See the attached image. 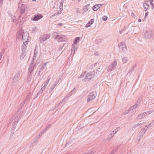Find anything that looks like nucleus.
<instances>
[{
	"label": "nucleus",
	"mask_w": 154,
	"mask_h": 154,
	"mask_svg": "<svg viewBox=\"0 0 154 154\" xmlns=\"http://www.w3.org/2000/svg\"><path fill=\"white\" fill-rule=\"evenodd\" d=\"M43 70H42V69H39V70H38V72L37 73V76H39L40 75V73Z\"/></svg>",
	"instance_id": "nucleus-35"
},
{
	"label": "nucleus",
	"mask_w": 154,
	"mask_h": 154,
	"mask_svg": "<svg viewBox=\"0 0 154 154\" xmlns=\"http://www.w3.org/2000/svg\"><path fill=\"white\" fill-rule=\"evenodd\" d=\"M18 5H19V6H20V5L21 6V7H20V9H25V5L24 4H22L20 2H19L18 3Z\"/></svg>",
	"instance_id": "nucleus-24"
},
{
	"label": "nucleus",
	"mask_w": 154,
	"mask_h": 154,
	"mask_svg": "<svg viewBox=\"0 0 154 154\" xmlns=\"http://www.w3.org/2000/svg\"><path fill=\"white\" fill-rule=\"evenodd\" d=\"M51 37V35L49 34H44L40 36L38 39L40 43L45 42Z\"/></svg>",
	"instance_id": "nucleus-4"
},
{
	"label": "nucleus",
	"mask_w": 154,
	"mask_h": 154,
	"mask_svg": "<svg viewBox=\"0 0 154 154\" xmlns=\"http://www.w3.org/2000/svg\"><path fill=\"white\" fill-rule=\"evenodd\" d=\"M107 19V17L106 16H103L102 17V19L103 20L106 21Z\"/></svg>",
	"instance_id": "nucleus-40"
},
{
	"label": "nucleus",
	"mask_w": 154,
	"mask_h": 154,
	"mask_svg": "<svg viewBox=\"0 0 154 154\" xmlns=\"http://www.w3.org/2000/svg\"><path fill=\"white\" fill-rule=\"evenodd\" d=\"M45 68V67H44L43 66H42V67H41V68H40V69H42V70H44V69Z\"/></svg>",
	"instance_id": "nucleus-64"
},
{
	"label": "nucleus",
	"mask_w": 154,
	"mask_h": 154,
	"mask_svg": "<svg viewBox=\"0 0 154 154\" xmlns=\"http://www.w3.org/2000/svg\"><path fill=\"white\" fill-rule=\"evenodd\" d=\"M103 4H97L94 6L93 7V9L94 11H97L100 7V6L102 5Z\"/></svg>",
	"instance_id": "nucleus-17"
},
{
	"label": "nucleus",
	"mask_w": 154,
	"mask_h": 154,
	"mask_svg": "<svg viewBox=\"0 0 154 154\" xmlns=\"http://www.w3.org/2000/svg\"><path fill=\"white\" fill-rule=\"evenodd\" d=\"M128 26H127L126 25L125 26H124L123 29V30L124 31L125 30V29H127L128 28Z\"/></svg>",
	"instance_id": "nucleus-58"
},
{
	"label": "nucleus",
	"mask_w": 154,
	"mask_h": 154,
	"mask_svg": "<svg viewBox=\"0 0 154 154\" xmlns=\"http://www.w3.org/2000/svg\"><path fill=\"white\" fill-rule=\"evenodd\" d=\"M38 53V51L36 48H35L34 50V55L37 56Z\"/></svg>",
	"instance_id": "nucleus-33"
},
{
	"label": "nucleus",
	"mask_w": 154,
	"mask_h": 154,
	"mask_svg": "<svg viewBox=\"0 0 154 154\" xmlns=\"http://www.w3.org/2000/svg\"><path fill=\"white\" fill-rule=\"evenodd\" d=\"M76 12L77 13H79L80 12V11L79 8H77L76 10Z\"/></svg>",
	"instance_id": "nucleus-55"
},
{
	"label": "nucleus",
	"mask_w": 154,
	"mask_h": 154,
	"mask_svg": "<svg viewBox=\"0 0 154 154\" xmlns=\"http://www.w3.org/2000/svg\"><path fill=\"white\" fill-rule=\"evenodd\" d=\"M51 77L49 76L47 78V79L46 80V82L47 83H48L49 82L50 79Z\"/></svg>",
	"instance_id": "nucleus-44"
},
{
	"label": "nucleus",
	"mask_w": 154,
	"mask_h": 154,
	"mask_svg": "<svg viewBox=\"0 0 154 154\" xmlns=\"http://www.w3.org/2000/svg\"><path fill=\"white\" fill-rule=\"evenodd\" d=\"M51 126V124L49 125L45 128V129L47 130V129L50 128V127Z\"/></svg>",
	"instance_id": "nucleus-60"
},
{
	"label": "nucleus",
	"mask_w": 154,
	"mask_h": 154,
	"mask_svg": "<svg viewBox=\"0 0 154 154\" xmlns=\"http://www.w3.org/2000/svg\"><path fill=\"white\" fill-rule=\"evenodd\" d=\"M128 60L126 57H123L122 58V61L123 63H125Z\"/></svg>",
	"instance_id": "nucleus-32"
},
{
	"label": "nucleus",
	"mask_w": 154,
	"mask_h": 154,
	"mask_svg": "<svg viewBox=\"0 0 154 154\" xmlns=\"http://www.w3.org/2000/svg\"><path fill=\"white\" fill-rule=\"evenodd\" d=\"M64 1V0H62L60 2V8L61 9L63 8V4Z\"/></svg>",
	"instance_id": "nucleus-30"
},
{
	"label": "nucleus",
	"mask_w": 154,
	"mask_h": 154,
	"mask_svg": "<svg viewBox=\"0 0 154 154\" xmlns=\"http://www.w3.org/2000/svg\"><path fill=\"white\" fill-rule=\"evenodd\" d=\"M141 125V124H140V123H137L135 125H134V126H133V127L134 128H135L136 127H137V126H140Z\"/></svg>",
	"instance_id": "nucleus-41"
},
{
	"label": "nucleus",
	"mask_w": 154,
	"mask_h": 154,
	"mask_svg": "<svg viewBox=\"0 0 154 154\" xmlns=\"http://www.w3.org/2000/svg\"><path fill=\"white\" fill-rule=\"evenodd\" d=\"M29 98V96L28 95L26 97V99L24 100L23 102V105L25 104L26 103V102L27 100H28V98Z\"/></svg>",
	"instance_id": "nucleus-39"
},
{
	"label": "nucleus",
	"mask_w": 154,
	"mask_h": 154,
	"mask_svg": "<svg viewBox=\"0 0 154 154\" xmlns=\"http://www.w3.org/2000/svg\"><path fill=\"white\" fill-rule=\"evenodd\" d=\"M3 0H0V7H1L3 4Z\"/></svg>",
	"instance_id": "nucleus-53"
},
{
	"label": "nucleus",
	"mask_w": 154,
	"mask_h": 154,
	"mask_svg": "<svg viewBox=\"0 0 154 154\" xmlns=\"http://www.w3.org/2000/svg\"><path fill=\"white\" fill-rule=\"evenodd\" d=\"M68 98V97L66 96L62 100V102H65L67 100Z\"/></svg>",
	"instance_id": "nucleus-38"
},
{
	"label": "nucleus",
	"mask_w": 154,
	"mask_h": 154,
	"mask_svg": "<svg viewBox=\"0 0 154 154\" xmlns=\"http://www.w3.org/2000/svg\"><path fill=\"white\" fill-rule=\"evenodd\" d=\"M20 15L19 16V20H20V19L22 17V15L24 13V12L25 11V9H20Z\"/></svg>",
	"instance_id": "nucleus-22"
},
{
	"label": "nucleus",
	"mask_w": 154,
	"mask_h": 154,
	"mask_svg": "<svg viewBox=\"0 0 154 154\" xmlns=\"http://www.w3.org/2000/svg\"><path fill=\"white\" fill-rule=\"evenodd\" d=\"M46 65H47V63H44L43 65H42V66H43L44 67H45L46 66Z\"/></svg>",
	"instance_id": "nucleus-62"
},
{
	"label": "nucleus",
	"mask_w": 154,
	"mask_h": 154,
	"mask_svg": "<svg viewBox=\"0 0 154 154\" xmlns=\"http://www.w3.org/2000/svg\"><path fill=\"white\" fill-rule=\"evenodd\" d=\"M138 104H135L133 106H131L129 109L131 111V110H134L137 108L138 107Z\"/></svg>",
	"instance_id": "nucleus-20"
},
{
	"label": "nucleus",
	"mask_w": 154,
	"mask_h": 154,
	"mask_svg": "<svg viewBox=\"0 0 154 154\" xmlns=\"http://www.w3.org/2000/svg\"><path fill=\"white\" fill-rule=\"evenodd\" d=\"M61 13V11H60V12H58L55 13L54 14H53L52 15H51V16L50 17V18H52L55 16H56L59 14H60Z\"/></svg>",
	"instance_id": "nucleus-25"
},
{
	"label": "nucleus",
	"mask_w": 154,
	"mask_h": 154,
	"mask_svg": "<svg viewBox=\"0 0 154 154\" xmlns=\"http://www.w3.org/2000/svg\"><path fill=\"white\" fill-rule=\"evenodd\" d=\"M152 123H150L149 125H147V126H146V127H147V128H149V127H152Z\"/></svg>",
	"instance_id": "nucleus-51"
},
{
	"label": "nucleus",
	"mask_w": 154,
	"mask_h": 154,
	"mask_svg": "<svg viewBox=\"0 0 154 154\" xmlns=\"http://www.w3.org/2000/svg\"><path fill=\"white\" fill-rule=\"evenodd\" d=\"M149 1V5L150 4V6L152 9L154 8V0H147Z\"/></svg>",
	"instance_id": "nucleus-19"
},
{
	"label": "nucleus",
	"mask_w": 154,
	"mask_h": 154,
	"mask_svg": "<svg viewBox=\"0 0 154 154\" xmlns=\"http://www.w3.org/2000/svg\"><path fill=\"white\" fill-rule=\"evenodd\" d=\"M55 38L58 42H63L65 41V35H57Z\"/></svg>",
	"instance_id": "nucleus-10"
},
{
	"label": "nucleus",
	"mask_w": 154,
	"mask_h": 154,
	"mask_svg": "<svg viewBox=\"0 0 154 154\" xmlns=\"http://www.w3.org/2000/svg\"><path fill=\"white\" fill-rule=\"evenodd\" d=\"M119 127H117L114 130L111 132L110 134H109V137H108V138H107V139L110 140V139L112 138V137L114 136V134H116L117 132L119 130Z\"/></svg>",
	"instance_id": "nucleus-11"
},
{
	"label": "nucleus",
	"mask_w": 154,
	"mask_h": 154,
	"mask_svg": "<svg viewBox=\"0 0 154 154\" xmlns=\"http://www.w3.org/2000/svg\"><path fill=\"white\" fill-rule=\"evenodd\" d=\"M94 54L95 56H98L99 54V53L97 51H95Z\"/></svg>",
	"instance_id": "nucleus-54"
},
{
	"label": "nucleus",
	"mask_w": 154,
	"mask_h": 154,
	"mask_svg": "<svg viewBox=\"0 0 154 154\" xmlns=\"http://www.w3.org/2000/svg\"><path fill=\"white\" fill-rule=\"evenodd\" d=\"M43 16L41 14L34 15L31 18L32 20L37 21L42 18Z\"/></svg>",
	"instance_id": "nucleus-9"
},
{
	"label": "nucleus",
	"mask_w": 154,
	"mask_h": 154,
	"mask_svg": "<svg viewBox=\"0 0 154 154\" xmlns=\"http://www.w3.org/2000/svg\"><path fill=\"white\" fill-rule=\"evenodd\" d=\"M91 25V24L90 22L89 21L88 22V23L86 25L85 27H89Z\"/></svg>",
	"instance_id": "nucleus-42"
},
{
	"label": "nucleus",
	"mask_w": 154,
	"mask_h": 154,
	"mask_svg": "<svg viewBox=\"0 0 154 154\" xmlns=\"http://www.w3.org/2000/svg\"><path fill=\"white\" fill-rule=\"evenodd\" d=\"M48 83H47V82H46V83H45L44 86L43 87L45 88L48 85Z\"/></svg>",
	"instance_id": "nucleus-59"
},
{
	"label": "nucleus",
	"mask_w": 154,
	"mask_h": 154,
	"mask_svg": "<svg viewBox=\"0 0 154 154\" xmlns=\"http://www.w3.org/2000/svg\"><path fill=\"white\" fill-rule=\"evenodd\" d=\"M144 35L145 38H149L153 36V32L151 29H149L146 30L144 33Z\"/></svg>",
	"instance_id": "nucleus-5"
},
{
	"label": "nucleus",
	"mask_w": 154,
	"mask_h": 154,
	"mask_svg": "<svg viewBox=\"0 0 154 154\" xmlns=\"http://www.w3.org/2000/svg\"><path fill=\"white\" fill-rule=\"evenodd\" d=\"M26 52H22L20 56V59H23L26 55Z\"/></svg>",
	"instance_id": "nucleus-23"
},
{
	"label": "nucleus",
	"mask_w": 154,
	"mask_h": 154,
	"mask_svg": "<svg viewBox=\"0 0 154 154\" xmlns=\"http://www.w3.org/2000/svg\"><path fill=\"white\" fill-rule=\"evenodd\" d=\"M147 130V129H145V128H143V129H142L141 131H140V133H144L142 135V136H143V134H145V131H146Z\"/></svg>",
	"instance_id": "nucleus-34"
},
{
	"label": "nucleus",
	"mask_w": 154,
	"mask_h": 154,
	"mask_svg": "<svg viewBox=\"0 0 154 154\" xmlns=\"http://www.w3.org/2000/svg\"><path fill=\"white\" fill-rule=\"evenodd\" d=\"M36 57L37 56H36L33 55V57H32V60L31 62V63H33V62H34V60H35V59L36 58Z\"/></svg>",
	"instance_id": "nucleus-47"
},
{
	"label": "nucleus",
	"mask_w": 154,
	"mask_h": 154,
	"mask_svg": "<svg viewBox=\"0 0 154 154\" xmlns=\"http://www.w3.org/2000/svg\"><path fill=\"white\" fill-rule=\"evenodd\" d=\"M55 86H54V85H52L51 86V87L50 89V91H49V92L50 93L53 90V89H54V88L55 87Z\"/></svg>",
	"instance_id": "nucleus-31"
},
{
	"label": "nucleus",
	"mask_w": 154,
	"mask_h": 154,
	"mask_svg": "<svg viewBox=\"0 0 154 154\" xmlns=\"http://www.w3.org/2000/svg\"><path fill=\"white\" fill-rule=\"evenodd\" d=\"M59 82V80H56L55 82V84H54L53 85H54V86H56L58 84Z\"/></svg>",
	"instance_id": "nucleus-48"
},
{
	"label": "nucleus",
	"mask_w": 154,
	"mask_h": 154,
	"mask_svg": "<svg viewBox=\"0 0 154 154\" xmlns=\"http://www.w3.org/2000/svg\"><path fill=\"white\" fill-rule=\"evenodd\" d=\"M141 100L139 99L136 102V104H138V105L139 104V103L141 102Z\"/></svg>",
	"instance_id": "nucleus-50"
},
{
	"label": "nucleus",
	"mask_w": 154,
	"mask_h": 154,
	"mask_svg": "<svg viewBox=\"0 0 154 154\" xmlns=\"http://www.w3.org/2000/svg\"><path fill=\"white\" fill-rule=\"evenodd\" d=\"M26 43H23L22 46V52H26L27 47Z\"/></svg>",
	"instance_id": "nucleus-18"
},
{
	"label": "nucleus",
	"mask_w": 154,
	"mask_h": 154,
	"mask_svg": "<svg viewBox=\"0 0 154 154\" xmlns=\"http://www.w3.org/2000/svg\"><path fill=\"white\" fill-rule=\"evenodd\" d=\"M37 31V29L36 28H34V29H33V31L34 32H35Z\"/></svg>",
	"instance_id": "nucleus-61"
},
{
	"label": "nucleus",
	"mask_w": 154,
	"mask_h": 154,
	"mask_svg": "<svg viewBox=\"0 0 154 154\" xmlns=\"http://www.w3.org/2000/svg\"><path fill=\"white\" fill-rule=\"evenodd\" d=\"M20 75V72H18L14 76L12 80V83H16L19 79Z\"/></svg>",
	"instance_id": "nucleus-12"
},
{
	"label": "nucleus",
	"mask_w": 154,
	"mask_h": 154,
	"mask_svg": "<svg viewBox=\"0 0 154 154\" xmlns=\"http://www.w3.org/2000/svg\"><path fill=\"white\" fill-rule=\"evenodd\" d=\"M143 7L144 9H145V11H146V10L148 9V8L150 7L149 6V2L148 1H145L143 2Z\"/></svg>",
	"instance_id": "nucleus-14"
},
{
	"label": "nucleus",
	"mask_w": 154,
	"mask_h": 154,
	"mask_svg": "<svg viewBox=\"0 0 154 154\" xmlns=\"http://www.w3.org/2000/svg\"><path fill=\"white\" fill-rule=\"evenodd\" d=\"M15 117L14 121L13 124L12 129L13 130H15L17 124L18 123L20 118V116L16 115L14 116Z\"/></svg>",
	"instance_id": "nucleus-8"
},
{
	"label": "nucleus",
	"mask_w": 154,
	"mask_h": 154,
	"mask_svg": "<svg viewBox=\"0 0 154 154\" xmlns=\"http://www.w3.org/2000/svg\"><path fill=\"white\" fill-rule=\"evenodd\" d=\"M86 73V72H84V73H82L80 75V76L79 77V78H82V77L84 76V75Z\"/></svg>",
	"instance_id": "nucleus-46"
},
{
	"label": "nucleus",
	"mask_w": 154,
	"mask_h": 154,
	"mask_svg": "<svg viewBox=\"0 0 154 154\" xmlns=\"http://www.w3.org/2000/svg\"><path fill=\"white\" fill-rule=\"evenodd\" d=\"M32 74H30V73H29L27 75V81L28 82H29L31 81L32 78Z\"/></svg>",
	"instance_id": "nucleus-21"
},
{
	"label": "nucleus",
	"mask_w": 154,
	"mask_h": 154,
	"mask_svg": "<svg viewBox=\"0 0 154 154\" xmlns=\"http://www.w3.org/2000/svg\"><path fill=\"white\" fill-rule=\"evenodd\" d=\"M72 94L73 93H72V92H70L68 94L66 95V96L68 98L71 96Z\"/></svg>",
	"instance_id": "nucleus-37"
},
{
	"label": "nucleus",
	"mask_w": 154,
	"mask_h": 154,
	"mask_svg": "<svg viewBox=\"0 0 154 154\" xmlns=\"http://www.w3.org/2000/svg\"><path fill=\"white\" fill-rule=\"evenodd\" d=\"M131 16L132 17H133L134 18L136 17V16L134 14V13L133 12H132L131 14Z\"/></svg>",
	"instance_id": "nucleus-56"
},
{
	"label": "nucleus",
	"mask_w": 154,
	"mask_h": 154,
	"mask_svg": "<svg viewBox=\"0 0 154 154\" xmlns=\"http://www.w3.org/2000/svg\"><path fill=\"white\" fill-rule=\"evenodd\" d=\"M97 93L95 91H93L91 92L88 96L87 101L89 102L94 100L96 97Z\"/></svg>",
	"instance_id": "nucleus-6"
},
{
	"label": "nucleus",
	"mask_w": 154,
	"mask_h": 154,
	"mask_svg": "<svg viewBox=\"0 0 154 154\" xmlns=\"http://www.w3.org/2000/svg\"><path fill=\"white\" fill-rule=\"evenodd\" d=\"M5 49H3L2 51H1L0 53V55H1V56H2L5 53Z\"/></svg>",
	"instance_id": "nucleus-36"
},
{
	"label": "nucleus",
	"mask_w": 154,
	"mask_h": 154,
	"mask_svg": "<svg viewBox=\"0 0 154 154\" xmlns=\"http://www.w3.org/2000/svg\"><path fill=\"white\" fill-rule=\"evenodd\" d=\"M96 72H97L94 70L92 72H90L87 73L85 77L82 79V81L83 82H85L90 80L94 77Z\"/></svg>",
	"instance_id": "nucleus-1"
},
{
	"label": "nucleus",
	"mask_w": 154,
	"mask_h": 154,
	"mask_svg": "<svg viewBox=\"0 0 154 154\" xmlns=\"http://www.w3.org/2000/svg\"><path fill=\"white\" fill-rule=\"evenodd\" d=\"M35 66V65L33 64V63H31V64L28 69L29 72H30L29 73L30 74H32L33 70L34 69Z\"/></svg>",
	"instance_id": "nucleus-15"
},
{
	"label": "nucleus",
	"mask_w": 154,
	"mask_h": 154,
	"mask_svg": "<svg viewBox=\"0 0 154 154\" xmlns=\"http://www.w3.org/2000/svg\"><path fill=\"white\" fill-rule=\"evenodd\" d=\"M94 19H91L90 21V22L91 24H92L93 23L94 21Z\"/></svg>",
	"instance_id": "nucleus-52"
},
{
	"label": "nucleus",
	"mask_w": 154,
	"mask_h": 154,
	"mask_svg": "<svg viewBox=\"0 0 154 154\" xmlns=\"http://www.w3.org/2000/svg\"><path fill=\"white\" fill-rule=\"evenodd\" d=\"M151 112H143L142 114H140L137 116L136 117V119L137 120L141 119L144 117L147 114H149Z\"/></svg>",
	"instance_id": "nucleus-13"
},
{
	"label": "nucleus",
	"mask_w": 154,
	"mask_h": 154,
	"mask_svg": "<svg viewBox=\"0 0 154 154\" xmlns=\"http://www.w3.org/2000/svg\"><path fill=\"white\" fill-rule=\"evenodd\" d=\"M23 31L24 30L22 29H21L17 32V39H20L21 37H21H22V35Z\"/></svg>",
	"instance_id": "nucleus-16"
},
{
	"label": "nucleus",
	"mask_w": 154,
	"mask_h": 154,
	"mask_svg": "<svg viewBox=\"0 0 154 154\" xmlns=\"http://www.w3.org/2000/svg\"><path fill=\"white\" fill-rule=\"evenodd\" d=\"M134 70V69L132 68L131 69H130L128 71V73L131 74Z\"/></svg>",
	"instance_id": "nucleus-43"
},
{
	"label": "nucleus",
	"mask_w": 154,
	"mask_h": 154,
	"mask_svg": "<svg viewBox=\"0 0 154 154\" xmlns=\"http://www.w3.org/2000/svg\"><path fill=\"white\" fill-rule=\"evenodd\" d=\"M62 25V23H59L57 24V25L59 26H61Z\"/></svg>",
	"instance_id": "nucleus-63"
},
{
	"label": "nucleus",
	"mask_w": 154,
	"mask_h": 154,
	"mask_svg": "<svg viewBox=\"0 0 154 154\" xmlns=\"http://www.w3.org/2000/svg\"><path fill=\"white\" fill-rule=\"evenodd\" d=\"M148 14H149V12H146V13H145V17H144V18H146V17L148 16Z\"/></svg>",
	"instance_id": "nucleus-57"
},
{
	"label": "nucleus",
	"mask_w": 154,
	"mask_h": 154,
	"mask_svg": "<svg viewBox=\"0 0 154 154\" xmlns=\"http://www.w3.org/2000/svg\"><path fill=\"white\" fill-rule=\"evenodd\" d=\"M22 38L23 43L27 44L29 42V35L27 32H24V31L22 35Z\"/></svg>",
	"instance_id": "nucleus-3"
},
{
	"label": "nucleus",
	"mask_w": 154,
	"mask_h": 154,
	"mask_svg": "<svg viewBox=\"0 0 154 154\" xmlns=\"http://www.w3.org/2000/svg\"><path fill=\"white\" fill-rule=\"evenodd\" d=\"M76 91V88H74L73 90L71 91V92H72L73 94H74L75 93V92Z\"/></svg>",
	"instance_id": "nucleus-49"
},
{
	"label": "nucleus",
	"mask_w": 154,
	"mask_h": 154,
	"mask_svg": "<svg viewBox=\"0 0 154 154\" xmlns=\"http://www.w3.org/2000/svg\"><path fill=\"white\" fill-rule=\"evenodd\" d=\"M130 111L129 110V109H128L127 110L125 111V112H123L122 114H121V115L122 116H124V115H126V114H127L128 113H129L130 112Z\"/></svg>",
	"instance_id": "nucleus-29"
},
{
	"label": "nucleus",
	"mask_w": 154,
	"mask_h": 154,
	"mask_svg": "<svg viewBox=\"0 0 154 154\" xmlns=\"http://www.w3.org/2000/svg\"><path fill=\"white\" fill-rule=\"evenodd\" d=\"M25 21V19L24 17H23L20 21V23L22 25Z\"/></svg>",
	"instance_id": "nucleus-28"
},
{
	"label": "nucleus",
	"mask_w": 154,
	"mask_h": 154,
	"mask_svg": "<svg viewBox=\"0 0 154 154\" xmlns=\"http://www.w3.org/2000/svg\"><path fill=\"white\" fill-rule=\"evenodd\" d=\"M125 45V43L123 42H121L118 45V46L119 47H122V48L123 46Z\"/></svg>",
	"instance_id": "nucleus-27"
},
{
	"label": "nucleus",
	"mask_w": 154,
	"mask_h": 154,
	"mask_svg": "<svg viewBox=\"0 0 154 154\" xmlns=\"http://www.w3.org/2000/svg\"><path fill=\"white\" fill-rule=\"evenodd\" d=\"M80 40V38L79 37H76L72 45V47L71 48V54L73 53V55L74 54L75 51L77 50L78 46L77 43L78 41Z\"/></svg>",
	"instance_id": "nucleus-2"
},
{
	"label": "nucleus",
	"mask_w": 154,
	"mask_h": 154,
	"mask_svg": "<svg viewBox=\"0 0 154 154\" xmlns=\"http://www.w3.org/2000/svg\"><path fill=\"white\" fill-rule=\"evenodd\" d=\"M117 63L116 60L112 62L111 64L108 67L107 71L110 72L112 70L114 69L116 67Z\"/></svg>",
	"instance_id": "nucleus-7"
},
{
	"label": "nucleus",
	"mask_w": 154,
	"mask_h": 154,
	"mask_svg": "<svg viewBox=\"0 0 154 154\" xmlns=\"http://www.w3.org/2000/svg\"><path fill=\"white\" fill-rule=\"evenodd\" d=\"M90 6V5H85V6L83 8V10H84V12H86L88 10V7Z\"/></svg>",
	"instance_id": "nucleus-26"
},
{
	"label": "nucleus",
	"mask_w": 154,
	"mask_h": 154,
	"mask_svg": "<svg viewBox=\"0 0 154 154\" xmlns=\"http://www.w3.org/2000/svg\"><path fill=\"white\" fill-rule=\"evenodd\" d=\"M45 88L43 87H42L41 88L40 92V93L42 94L43 92V91L45 90Z\"/></svg>",
	"instance_id": "nucleus-45"
}]
</instances>
